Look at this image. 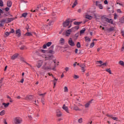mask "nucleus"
Segmentation results:
<instances>
[{
	"label": "nucleus",
	"mask_w": 124,
	"mask_h": 124,
	"mask_svg": "<svg viewBox=\"0 0 124 124\" xmlns=\"http://www.w3.org/2000/svg\"><path fill=\"white\" fill-rule=\"evenodd\" d=\"M16 34H17L18 37H20L21 36V30L18 29L16 31Z\"/></svg>",
	"instance_id": "obj_12"
},
{
	"label": "nucleus",
	"mask_w": 124,
	"mask_h": 124,
	"mask_svg": "<svg viewBox=\"0 0 124 124\" xmlns=\"http://www.w3.org/2000/svg\"><path fill=\"white\" fill-rule=\"evenodd\" d=\"M71 31H71V29H69V30H67L66 31V36H69V35H70L71 33Z\"/></svg>",
	"instance_id": "obj_9"
},
{
	"label": "nucleus",
	"mask_w": 124,
	"mask_h": 124,
	"mask_svg": "<svg viewBox=\"0 0 124 124\" xmlns=\"http://www.w3.org/2000/svg\"><path fill=\"white\" fill-rule=\"evenodd\" d=\"M32 96L30 95H27L26 97V99H27V100H31V99H32Z\"/></svg>",
	"instance_id": "obj_20"
},
{
	"label": "nucleus",
	"mask_w": 124,
	"mask_h": 124,
	"mask_svg": "<svg viewBox=\"0 0 124 124\" xmlns=\"http://www.w3.org/2000/svg\"><path fill=\"white\" fill-rule=\"evenodd\" d=\"M0 6L1 7L3 6V1H2V0H0Z\"/></svg>",
	"instance_id": "obj_37"
},
{
	"label": "nucleus",
	"mask_w": 124,
	"mask_h": 124,
	"mask_svg": "<svg viewBox=\"0 0 124 124\" xmlns=\"http://www.w3.org/2000/svg\"><path fill=\"white\" fill-rule=\"evenodd\" d=\"M3 23H2V22H1L0 23V27H2L3 26Z\"/></svg>",
	"instance_id": "obj_63"
},
{
	"label": "nucleus",
	"mask_w": 124,
	"mask_h": 124,
	"mask_svg": "<svg viewBox=\"0 0 124 124\" xmlns=\"http://www.w3.org/2000/svg\"><path fill=\"white\" fill-rule=\"evenodd\" d=\"M18 56H19V54L16 53L15 54H14L11 57V59L16 60V59H17V58H18Z\"/></svg>",
	"instance_id": "obj_10"
},
{
	"label": "nucleus",
	"mask_w": 124,
	"mask_h": 124,
	"mask_svg": "<svg viewBox=\"0 0 124 124\" xmlns=\"http://www.w3.org/2000/svg\"><path fill=\"white\" fill-rule=\"evenodd\" d=\"M119 63L120 64V65H122V66H124V62L123 61H119Z\"/></svg>",
	"instance_id": "obj_36"
},
{
	"label": "nucleus",
	"mask_w": 124,
	"mask_h": 124,
	"mask_svg": "<svg viewBox=\"0 0 124 124\" xmlns=\"http://www.w3.org/2000/svg\"><path fill=\"white\" fill-rule=\"evenodd\" d=\"M6 19H2L1 21V23H3V24H4V23H6Z\"/></svg>",
	"instance_id": "obj_49"
},
{
	"label": "nucleus",
	"mask_w": 124,
	"mask_h": 124,
	"mask_svg": "<svg viewBox=\"0 0 124 124\" xmlns=\"http://www.w3.org/2000/svg\"><path fill=\"white\" fill-rule=\"evenodd\" d=\"M42 64H43V61L42 60H39L36 64V66L38 68H40L42 66Z\"/></svg>",
	"instance_id": "obj_5"
},
{
	"label": "nucleus",
	"mask_w": 124,
	"mask_h": 124,
	"mask_svg": "<svg viewBox=\"0 0 124 124\" xmlns=\"http://www.w3.org/2000/svg\"><path fill=\"white\" fill-rule=\"evenodd\" d=\"M74 79H78V78H79V76H78L76 75H74Z\"/></svg>",
	"instance_id": "obj_50"
},
{
	"label": "nucleus",
	"mask_w": 124,
	"mask_h": 124,
	"mask_svg": "<svg viewBox=\"0 0 124 124\" xmlns=\"http://www.w3.org/2000/svg\"><path fill=\"white\" fill-rule=\"evenodd\" d=\"M46 45L47 47H50V46L52 45V43L51 42H49Z\"/></svg>",
	"instance_id": "obj_38"
},
{
	"label": "nucleus",
	"mask_w": 124,
	"mask_h": 124,
	"mask_svg": "<svg viewBox=\"0 0 124 124\" xmlns=\"http://www.w3.org/2000/svg\"><path fill=\"white\" fill-rule=\"evenodd\" d=\"M79 66H80L81 68H86V64H81L80 65H79Z\"/></svg>",
	"instance_id": "obj_43"
},
{
	"label": "nucleus",
	"mask_w": 124,
	"mask_h": 124,
	"mask_svg": "<svg viewBox=\"0 0 124 124\" xmlns=\"http://www.w3.org/2000/svg\"><path fill=\"white\" fill-rule=\"evenodd\" d=\"M120 22L121 24H124V16L122 17L120 19Z\"/></svg>",
	"instance_id": "obj_26"
},
{
	"label": "nucleus",
	"mask_w": 124,
	"mask_h": 124,
	"mask_svg": "<svg viewBox=\"0 0 124 124\" xmlns=\"http://www.w3.org/2000/svg\"><path fill=\"white\" fill-rule=\"evenodd\" d=\"M109 32H111V31H116V27L115 25H109Z\"/></svg>",
	"instance_id": "obj_2"
},
{
	"label": "nucleus",
	"mask_w": 124,
	"mask_h": 124,
	"mask_svg": "<svg viewBox=\"0 0 124 124\" xmlns=\"http://www.w3.org/2000/svg\"><path fill=\"white\" fill-rule=\"evenodd\" d=\"M41 102H42V103H43V104H44V105L45 104V100H44V99H42Z\"/></svg>",
	"instance_id": "obj_53"
},
{
	"label": "nucleus",
	"mask_w": 124,
	"mask_h": 124,
	"mask_svg": "<svg viewBox=\"0 0 124 124\" xmlns=\"http://www.w3.org/2000/svg\"><path fill=\"white\" fill-rule=\"evenodd\" d=\"M14 19H15L14 17L8 18L7 19L8 21H6V23L8 24V23H10L11 22H12V21H14Z\"/></svg>",
	"instance_id": "obj_16"
},
{
	"label": "nucleus",
	"mask_w": 124,
	"mask_h": 124,
	"mask_svg": "<svg viewBox=\"0 0 124 124\" xmlns=\"http://www.w3.org/2000/svg\"><path fill=\"white\" fill-rule=\"evenodd\" d=\"M20 50H25L26 49H27V47H26L25 46H22L20 47Z\"/></svg>",
	"instance_id": "obj_28"
},
{
	"label": "nucleus",
	"mask_w": 124,
	"mask_h": 124,
	"mask_svg": "<svg viewBox=\"0 0 124 124\" xmlns=\"http://www.w3.org/2000/svg\"><path fill=\"white\" fill-rule=\"evenodd\" d=\"M93 46H94V42H93L90 45V48H93Z\"/></svg>",
	"instance_id": "obj_45"
},
{
	"label": "nucleus",
	"mask_w": 124,
	"mask_h": 124,
	"mask_svg": "<svg viewBox=\"0 0 124 124\" xmlns=\"http://www.w3.org/2000/svg\"><path fill=\"white\" fill-rule=\"evenodd\" d=\"M26 35H27V36H31V33L27 32L26 33Z\"/></svg>",
	"instance_id": "obj_47"
},
{
	"label": "nucleus",
	"mask_w": 124,
	"mask_h": 124,
	"mask_svg": "<svg viewBox=\"0 0 124 124\" xmlns=\"http://www.w3.org/2000/svg\"><path fill=\"white\" fill-rule=\"evenodd\" d=\"M43 48L44 49H46V48H47V45H44Z\"/></svg>",
	"instance_id": "obj_57"
},
{
	"label": "nucleus",
	"mask_w": 124,
	"mask_h": 124,
	"mask_svg": "<svg viewBox=\"0 0 124 124\" xmlns=\"http://www.w3.org/2000/svg\"><path fill=\"white\" fill-rule=\"evenodd\" d=\"M78 123H79V124H82V123H83V118H79L78 120Z\"/></svg>",
	"instance_id": "obj_30"
},
{
	"label": "nucleus",
	"mask_w": 124,
	"mask_h": 124,
	"mask_svg": "<svg viewBox=\"0 0 124 124\" xmlns=\"http://www.w3.org/2000/svg\"><path fill=\"white\" fill-rule=\"evenodd\" d=\"M78 36H79V32L76 33L75 35V37L76 38V39H77Z\"/></svg>",
	"instance_id": "obj_40"
},
{
	"label": "nucleus",
	"mask_w": 124,
	"mask_h": 124,
	"mask_svg": "<svg viewBox=\"0 0 124 124\" xmlns=\"http://www.w3.org/2000/svg\"><path fill=\"white\" fill-rule=\"evenodd\" d=\"M81 9H79L78 10V13H81Z\"/></svg>",
	"instance_id": "obj_64"
},
{
	"label": "nucleus",
	"mask_w": 124,
	"mask_h": 124,
	"mask_svg": "<svg viewBox=\"0 0 124 124\" xmlns=\"http://www.w3.org/2000/svg\"><path fill=\"white\" fill-rule=\"evenodd\" d=\"M98 5V7H99V9H103V5L101 4H99Z\"/></svg>",
	"instance_id": "obj_27"
},
{
	"label": "nucleus",
	"mask_w": 124,
	"mask_h": 124,
	"mask_svg": "<svg viewBox=\"0 0 124 124\" xmlns=\"http://www.w3.org/2000/svg\"><path fill=\"white\" fill-rule=\"evenodd\" d=\"M74 109L76 110V111H80V109H79V108H78V107L77 106H75L74 107Z\"/></svg>",
	"instance_id": "obj_29"
},
{
	"label": "nucleus",
	"mask_w": 124,
	"mask_h": 124,
	"mask_svg": "<svg viewBox=\"0 0 124 124\" xmlns=\"http://www.w3.org/2000/svg\"><path fill=\"white\" fill-rule=\"evenodd\" d=\"M104 4H108V1L107 0H105L104 1Z\"/></svg>",
	"instance_id": "obj_52"
},
{
	"label": "nucleus",
	"mask_w": 124,
	"mask_h": 124,
	"mask_svg": "<svg viewBox=\"0 0 124 124\" xmlns=\"http://www.w3.org/2000/svg\"><path fill=\"white\" fill-rule=\"evenodd\" d=\"M109 26H115V23L112 19H109Z\"/></svg>",
	"instance_id": "obj_14"
},
{
	"label": "nucleus",
	"mask_w": 124,
	"mask_h": 124,
	"mask_svg": "<svg viewBox=\"0 0 124 124\" xmlns=\"http://www.w3.org/2000/svg\"><path fill=\"white\" fill-rule=\"evenodd\" d=\"M109 117H111L112 120H114V121H118V118L117 117H112V115H109Z\"/></svg>",
	"instance_id": "obj_32"
},
{
	"label": "nucleus",
	"mask_w": 124,
	"mask_h": 124,
	"mask_svg": "<svg viewBox=\"0 0 124 124\" xmlns=\"http://www.w3.org/2000/svg\"><path fill=\"white\" fill-rule=\"evenodd\" d=\"M64 92L65 93H67L68 92V89L67 88V87L65 86L64 88Z\"/></svg>",
	"instance_id": "obj_39"
},
{
	"label": "nucleus",
	"mask_w": 124,
	"mask_h": 124,
	"mask_svg": "<svg viewBox=\"0 0 124 124\" xmlns=\"http://www.w3.org/2000/svg\"><path fill=\"white\" fill-rule=\"evenodd\" d=\"M40 52H41V53H43V54H45V53H46V50L44 49H41Z\"/></svg>",
	"instance_id": "obj_48"
},
{
	"label": "nucleus",
	"mask_w": 124,
	"mask_h": 124,
	"mask_svg": "<svg viewBox=\"0 0 124 124\" xmlns=\"http://www.w3.org/2000/svg\"><path fill=\"white\" fill-rule=\"evenodd\" d=\"M14 121L16 124H20L22 123V119L20 117H16L15 118Z\"/></svg>",
	"instance_id": "obj_1"
},
{
	"label": "nucleus",
	"mask_w": 124,
	"mask_h": 124,
	"mask_svg": "<svg viewBox=\"0 0 124 124\" xmlns=\"http://www.w3.org/2000/svg\"><path fill=\"white\" fill-rule=\"evenodd\" d=\"M85 68H81V69L82 72H85V71H86V70H85Z\"/></svg>",
	"instance_id": "obj_56"
},
{
	"label": "nucleus",
	"mask_w": 124,
	"mask_h": 124,
	"mask_svg": "<svg viewBox=\"0 0 124 124\" xmlns=\"http://www.w3.org/2000/svg\"><path fill=\"white\" fill-rule=\"evenodd\" d=\"M110 8H111V9H114V4L112 2H110Z\"/></svg>",
	"instance_id": "obj_44"
},
{
	"label": "nucleus",
	"mask_w": 124,
	"mask_h": 124,
	"mask_svg": "<svg viewBox=\"0 0 124 124\" xmlns=\"http://www.w3.org/2000/svg\"><path fill=\"white\" fill-rule=\"evenodd\" d=\"M69 25V20H66L65 22L63 23V27H67Z\"/></svg>",
	"instance_id": "obj_11"
},
{
	"label": "nucleus",
	"mask_w": 124,
	"mask_h": 124,
	"mask_svg": "<svg viewBox=\"0 0 124 124\" xmlns=\"http://www.w3.org/2000/svg\"><path fill=\"white\" fill-rule=\"evenodd\" d=\"M9 8L8 7H6L5 8V11H9Z\"/></svg>",
	"instance_id": "obj_60"
},
{
	"label": "nucleus",
	"mask_w": 124,
	"mask_h": 124,
	"mask_svg": "<svg viewBox=\"0 0 124 124\" xmlns=\"http://www.w3.org/2000/svg\"><path fill=\"white\" fill-rule=\"evenodd\" d=\"M114 20H116L117 18H118V15H117L116 13L114 14Z\"/></svg>",
	"instance_id": "obj_42"
},
{
	"label": "nucleus",
	"mask_w": 124,
	"mask_h": 124,
	"mask_svg": "<svg viewBox=\"0 0 124 124\" xmlns=\"http://www.w3.org/2000/svg\"><path fill=\"white\" fill-rule=\"evenodd\" d=\"M9 103H2V105L4 106L5 108H7V107H8V106H9Z\"/></svg>",
	"instance_id": "obj_21"
},
{
	"label": "nucleus",
	"mask_w": 124,
	"mask_h": 124,
	"mask_svg": "<svg viewBox=\"0 0 124 124\" xmlns=\"http://www.w3.org/2000/svg\"><path fill=\"white\" fill-rule=\"evenodd\" d=\"M85 18H86V19H89V20H92V19H93V16L89 15H86L85 16Z\"/></svg>",
	"instance_id": "obj_18"
},
{
	"label": "nucleus",
	"mask_w": 124,
	"mask_h": 124,
	"mask_svg": "<svg viewBox=\"0 0 124 124\" xmlns=\"http://www.w3.org/2000/svg\"><path fill=\"white\" fill-rule=\"evenodd\" d=\"M60 43L61 44H63V43H64V39L63 38H61L60 40Z\"/></svg>",
	"instance_id": "obj_33"
},
{
	"label": "nucleus",
	"mask_w": 124,
	"mask_h": 124,
	"mask_svg": "<svg viewBox=\"0 0 124 124\" xmlns=\"http://www.w3.org/2000/svg\"><path fill=\"white\" fill-rule=\"evenodd\" d=\"M57 81H58V79L54 78V80H53V83H57Z\"/></svg>",
	"instance_id": "obj_51"
},
{
	"label": "nucleus",
	"mask_w": 124,
	"mask_h": 124,
	"mask_svg": "<svg viewBox=\"0 0 124 124\" xmlns=\"http://www.w3.org/2000/svg\"><path fill=\"white\" fill-rule=\"evenodd\" d=\"M7 98H9V99L10 100H9V102H13V100H12V99L11 98V97L9 96H7Z\"/></svg>",
	"instance_id": "obj_41"
},
{
	"label": "nucleus",
	"mask_w": 124,
	"mask_h": 124,
	"mask_svg": "<svg viewBox=\"0 0 124 124\" xmlns=\"http://www.w3.org/2000/svg\"><path fill=\"white\" fill-rule=\"evenodd\" d=\"M56 116H57L58 118H60V117H62V112H61V110H60V109H57L56 110Z\"/></svg>",
	"instance_id": "obj_7"
},
{
	"label": "nucleus",
	"mask_w": 124,
	"mask_h": 124,
	"mask_svg": "<svg viewBox=\"0 0 124 124\" xmlns=\"http://www.w3.org/2000/svg\"><path fill=\"white\" fill-rule=\"evenodd\" d=\"M71 30L72 31H73V32L76 31H78V30H79V26H75V27H73Z\"/></svg>",
	"instance_id": "obj_8"
},
{
	"label": "nucleus",
	"mask_w": 124,
	"mask_h": 124,
	"mask_svg": "<svg viewBox=\"0 0 124 124\" xmlns=\"http://www.w3.org/2000/svg\"><path fill=\"white\" fill-rule=\"evenodd\" d=\"M97 62L100 63V65H98V66H100V67H105V66H106V63H103V62L101 61H97V64H98Z\"/></svg>",
	"instance_id": "obj_4"
},
{
	"label": "nucleus",
	"mask_w": 124,
	"mask_h": 124,
	"mask_svg": "<svg viewBox=\"0 0 124 124\" xmlns=\"http://www.w3.org/2000/svg\"><path fill=\"white\" fill-rule=\"evenodd\" d=\"M91 103H92V101H90L88 103H86L85 105V108H89L90 105H91Z\"/></svg>",
	"instance_id": "obj_17"
},
{
	"label": "nucleus",
	"mask_w": 124,
	"mask_h": 124,
	"mask_svg": "<svg viewBox=\"0 0 124 124\" xmlns=\"http://www.w3.org/2000/svg\"><path fill=\"white\" fill-rule=\"evenodd\" d=\"M74 25H76L77 26H79L80 24H82L81 22L75 21L74 22Z\"/></svg>",
	"instance_id": "obj_24"
},
{
	"label": "nucleus",
	"mask_w": 124,
	"mask_h": 124,
	"mask_svg": "<svg viewBox=\"0 0 124 124\" xmlns=\"http://www.w3.org/2000/svg\"><path fill=\"white\" fill-rule=\"evenodd\" d=\"M27 16H28L27 13H24L22 14V17H24V18H26Z\"/></svg>",
	"instance_id": "obj_31"
},
{
	"label": "nucleus",
	"mask_w": 124,
	"mask_h": 124,
	"mask_svg": "<svg viewBox=\"0 0 124 124\" xmlns=\"http://www.w3.org/2000/svg\"><path fill=\"white\" fill-rule=\"evenodd\" d=\"M116 12H117V13H119V14H122V11L120 9L116 10Z\"/></svg>",
	"instance_id": "obj_35"
},
{
	"label": "nucleus",
	"mask_w": 124,
	"mask_h": 124,
	"mask_svg": "<svg viewBox=\"0 0 124 124\" xmlns=\"http://www.w3.org/2000/svg\"><path fill=\"white\" fill-rule=\"evenodd\" d=\"M77 4H78V2L77 1V0H76L72 6V8H74Z\"/></svg>",
	"instance_id": "obj_19"
},
{
	"label": "nucleus",
	"mask_w": 124,
	"mask_h": 124,
	"mask_svg": "<svg viewBox=\"0 0 124 124\" xmlns=\"http://www.w3.org/2000/svg\"><path fill=\"white\" fill-rule=\"evenodd\" d=\"M10 34V33L8 32H6L5 33L6 36H8V35H9Z\"/></svg>",
	"instance_id": "obj_54"
},
{
	"label": "nucleus",
	"mask_w": 124,
	"mask_h": 124,
	"mask_svg": "<svg viewBox=\"0 0 124 124\" xmlns=\"http://www.w3.org/2000/svg\"><path fill=\"white\" fill-rule=\"evenodd\" d=\"M14 32V29H11L10 31V33H13Z\"/></svg>",
	"instance_id": "obj_55"
},
{
	"label": "nucleus",
	"mask_w": 124,
	"mask_h": 124,
	"mask_svg": "<svg viewBox=\"0 0 124 124\" xmlns=\"http://www.w3.org/2000/svg\"><path fill=\"white\" fill-rule=\"evenodd\" d=\"M86 31V29L83 28L80 31V35H81L82 33H84Z\"/></svg>",
	"instance_id": "obj_22"
},
{
	"label": "nucleus",
	"mask_w": 124,
	"mask_h": 124,
	"mask_svg": "<svg viewBox=\"0 0 124 124\" xmlns=\"http://www.w3.org/2000/svg\"><path fill=\"white\" fill-rule=\"evenodd\" d=\"M43 58H45V60L46 61H50V60H52V56H46V57L45 56H43Z\"/></svg>",
	"instance_id": "obj_15"
},
{
	"label": "nucleus",
	"mask_w": 124,
	"mask_h": 124,
	"mask_svg": "<svg viewBox=\"0 0 124 124\" xmlns=\"http://www.w3.org/2000/svg\"><path fill=\"white\" fill-rule=\"evenodd\" d=\"M77 46L78 48H80V47H81V44H80V42L77 43Z\"/></svg>",
	"instance_id": "obj_46"
},
{
	"label": "nucleus",
	"mask_w": 124,
	"mask_h": 124,
	"mask_svg": "<svg viewBox=\"0 0 124 124\" xmlns=\"http://www.w3.org/2000/svg\"><path fill=\"white\" fill-rule=\"evenodd\" d=\"M37 7H38V9L40 8V7H41V4H39Z\"/></svg>",
	"instance_id": "obj_62"
},
{
	"label": "nucleus",
	"mask_w": 124,
	"mask_h": 124,
	"mask_svg": "<svg viewBox=\"0 0 124 124\" xmlns=\"http://www.w3.org/2000/svg\"><path fill=\"white\" fill-rule=\"evenodd\" d=\"M2 80H3V78H2L1 79H0V88H1L2 86Z\"/></svg>",
	"instance_id": "obj_34"
},
{
	"label": "nucleus",
	"mask_w": 124,
	"mask_h": 124,
	"mask_svg": "<svg viewBox=\"0 0 124 124\" xmlns=\"http://www.w3.org/2000/svg\"><path fill=\"white\" fill-rule=\"evenodd\" d=\"M65 70L66 71H68V70H69V68H68V67H65Z\"/></svg>",
	"instance_id": "obj_58"
},
{
	"label": "nucleus",
	"mask_w": 124,
	"mask_h": 124,
	"mask_svg": "<svg viewBox=\"0 0 124 124\" xmlns=\"http://www.w3.org/2000/svg\"><path fill=\"white\" fill-rule=\"evenodd\" d=\"M49 53H50V54H54V51L53 50H49Z\"/></svg>",
	"instance_id": "obj_61"
},
{
	"label": "nucleus",
	"mask_w": 124,
	"mask_h": 124,
	"mask_svg": "<svg viewBox=\"0 0 124 124\" xmlns=\"http://www.w3.org/2000/svg\"><path fill=\"white\" fill-rule=\"evenodd\" d=\"M85 41H86V42H91V39H90V38L89 37H85Z\"/></svg>",
	"instance_id": "obj_25"
},
{
	"label": "nucleus",
	"mask_w": 124,
	"mask_h": 124,
	"mask_svg": "<svg viewBox=\"0 0 124 124\" xmlns=\"http://www.w3.org/2000/svg\"><path fill=\"white\" fill-rule=\"evenodd\" d=\"M53 25V21H50V22L49 23V25L51 26Z\"/></svg>",
	"instance_id": "obj_59"
},
{
	"label": "nucleus",
	"mask_w": 124,
	"mask_h": 124,
	"mask_svg": "<svg viewBox=\"0 0 124 124\" xmlns=\"http://www.w3.org/2000/svg\"><path fill=\"white\" fill-rule=\"evenodd\" d=\"M68 44L70 45V46H75V43H74V42L72 40V38H70L68 40Z\"/></svg>",
	"instance_id": "obj_3"
},
{
	"label": "nucleus",
	"mask_w": 124,
	"mask_h": 124,
	"mask_svg": "<svg viewBox=\"0 0 124 124\" xmlns=\"http://www.w3.org/2000/svg\"><path fill=\"white\" fill-rule=\"evenodd\" d=\"M5 115V110H3L0 112V116H3Z\"/></svg>",
	"instance_id": "obj_23"
},
{
	"label": "nucleus",
	"mask_w": 124,
	"mask_h": 124,
	"mask_svg": "<svg viewBox=\"0 0 124 124\" xmlns=\"http://www.w3.org/2000/svg\"><path fill=\"white\" fill-rule=\"evenodd\" d=\"M7 6H8L9 8L11 7V6H12V1L8 0L7 2Z\"/></svg>",
	"instance_id": "obj_13"
},
{
	"label": "nucleus",
	"mask_w": 124,
	"mask_h": 124,
	"mask_svg": "<svg viewBox=\"0 0 124 124\" xmlns=\"http://www.w3.org/2000/svg\"><path fill=\"white\" fill-rule=\"evenodd\" d=\"M62 108L63 110L65 111L66 113H69V110L68 109V107L65 105V104H64L62 107Z\"/></svg>",
	"instance_id": "obj_6"
}]
</instances>
